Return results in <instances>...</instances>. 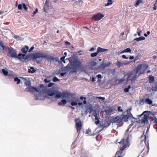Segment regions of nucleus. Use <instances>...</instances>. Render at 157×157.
<instances>
[{"label": "nucleus", "instance_id": "45", "mask_svg": "<svg viewBox=\"0 0 157 157\" xmlns=\"http://www.w3.org/2000/svg\"><path fill=\"white\" fill-rule=\"evenodd\" d=\"M15 38L17 39V40H20L21 39V38L18 35H15L14 36Z\"/></svg>", "mask_w": 157, "mask_h": 157}, {"label": "nucleus", "instance_id": "5", "mask_svg": "<svg viewBox=\"0 0 157 157\" xmlns=\"http://www.w3.org/2000/svg\"><path fill=\"white\" fill-rule=\"evenodd\" d=\"M70 96V94L68 93L64 92H61L58 90H55L54 97L56 98H68Z\"/></svg>", "mask_w": 157, "mask_h": 157}, {"label": "nucleus", "instance_id": "49", "mask_svg": "<svg viewBox=\"0 0 157 157\" xmlns=\"http://www.w3.org/2000/svg\"><path fill=\"white\" fill-rule=\"evenodd\" d=\"M118 110L119 111L122 112L123 111L121 106H119L117 108Z\"/></svg>", "mask_w": 157, "mask_h": 157}, {"label": "nucleus", "instance_id": "34", "mask_svg": "<svg viewBox=\"0 0 157 157\" xmlns=\"http://www.w3.org/2000/svg\"><path fill=\"white\" fill-rule=\"evenodd\" d=\"M98 52L97 51V52L93 53H92L91 54V57H95V56H97V55H98Z\"/></svg>", "mask_w": 157, "mask_h": 157}, {"label": "nucleus", "instance_id": "63", "mask_svg": "<svg viewBox=\"0 0 157 157\" xmlns=\"http://www.w3.org/2000/svg\"><path fill=\"white\" fill-rule=\"evenodd\" d=\"M65 74V73H60V75L61 76H63Z\"/></svg>", "mask_w": 157, "mask_h": 157}, {"label": "nucleus", "instance_id": "22", "mask_svg": "<svg viewBox=\"0 0 157 157\" xmlns=\"http://www.w3.org/2000/svg\"><path fill=\"white\" fill-rule=\"evenodd\" d=\"M94 116L95 118V124H99V120L98 119V117H99V115H94Z\"/></svg>", "mask_w": 157, "mask_h": 157}, {"label": "nucleus", "instance_id": "21", "mask_svg": "<svg viewBox=\"0 0 157 157\" xmlns=\"http://www.w3.org/2000/svg\"><path fill=\"white\" fill-rule=\"evenodd\" d=\"M97 50L98 52L99 53V52H105L107 51H108V49L103 48L100 47H99L98 48Z\"/></svg>", "mask_w": 157, "mask_h": 157}, {"label": "nucleus", "instance_id": "43", "mask_svg": "<svg viewBox=\"0 0 157 157\" xmlns=\"http://www.w3.org/2000/svg\"><path fill=\"white\" fill-rule=\"evenodd\" d=\"M65 56H63L62 57L60 58V60L63 62L64 63H65V61L64 60V59L65 58Z\"/></svg>", "mask_w": 157, "mask_h": 157}, {"label": "nucleus", "instance_id": "52", "mask_svg": "<svg viewBox=\"0 0 157 157\" xmlns=\"http://www.w3.org/2000/svg\"><path fill=\"white\" fill-rule=\"evenodd\" d=\"M34 49V47L33 46L31 47L30 48L29 50V52H31Z\"/></svg>", "mask_w": 157, "mask_h": 157}, {"label": "nucleus", "instance_id": "17", "mask_svg": "<svg viewBox=\"0 0 157 157\" xmlns=\"http://www.w3.org/2000/svg\"><path fill=\"white\" fill-rule=\"evenodd\" d=\"M25 59L27 60L34 59L33 53L32 54H30L26 56Z\"/></svg>", "mask_w": 157, "mask_h": 157}, {"label": "nucleus", "instance_id": "20", "mask_svg": "<svg viewBox=\"0 0 157 157\" xmlns=\"http://www.w3.org/2000/svg\"><path fill=\"white\" fill-rule=\"evenodd\" d=\"M67 101L65 99H63L61 101L58 102V105L59 106H64L67 103Z\"/></svg>", "mask_w": 157, "mask_h": 157}, {"label": "nucleus", "instance_id": "27", "mask_svg": "<svg viewBox=\"0 0 157 157\" xmlns=\"http://www.w3.org/2000/svg\"><path fill=\"white\" fill-rule=\"evenodd\" d=\"M146 136L145 135H143L141 137V142L143 143L144 142V143L146 144Z\"/></svg>", "mask_w": 157, "mask_h": 157}, {"label": "nucleus", "instance_id": "31", "mask_svg": "<svg viewBox=\"0 0 157 157\" xmlns=\"http://www.w3.org/2000/svg\"><path fill=\"white\" fill-rule=\"evenodd\" d=\"M112 1L113 0H108V2L105 4V6H108L112 4L113 3Z\"/></svg>", "mask_w": 157, "mask_h": 157}, {"label": "nucleus", "instance_id": "64", "mask_svg": "<svg viewBox=\"0 0 157 157\" xmlns=\"http://www.w3.org/2000/svg\"><path fill=\"white\" fill-rule=\"evenodd\" d=\"M49 81H48L47 79H44V82H49Z\"/></svg>", "mask_w": 157, "mask_h": 157}, {"label": "nucleus", "instance_id": "56", "mask_svg": "<svg viewBox=\"0 0 157 157\" xmlns=\"http://www.w3.org/2000/svg\"><path fill=\"white\" fill-rule=\"evenodd\" d=\"M80 99L81 100H83V99H84L85 100H86V98H85V97H83L81 96V97H80Z\"/></svg>", "mask_w": 157, "mask_h": 157}, {"label": "nucleus", "instance_id": "58", "mask_svg": "<svg viewBox=\"0 0 157 157\" xmlns=\"http://www.w3.org/2000/svg\"><path fill=\"white\" fill-rule=\"evenodd\" d=\"M65 44L66 45H67V44H68V45H70V43L69 42H68V41H66L65 42Z\"/></svg>", "mask_w": 157, "mask_h": 157}, {"label": "nucleus", "instance_id": "23", "mask_svg": "<svg viewBox=\"0 0 157 157\" xmlns=\"http://www.w3.org/2000/svg\"><path fill=\"white\" fill-rule=\"evenodd\" d=\"M145 38L142 36H141L139 38H136L134 39V40L138 42L140 41L144 40L145 39Z\"/></svg>", "mask_w": 157, "mask_h": 157}, {"label": "nucleus", "instance_id": "32", "mask_svg": "<svg viewBox=\"0 0 157 157\" xmlns=\"http://www.w3.org/2000/svg\"><path fill=\"white\" fill-rule=\"evenodd\" d=\"M5 47L2 42L0 41V48L2 50H4Z\"/></svg>", "mask_w": 157, "mask_h": 157}, {"label": "nucleus", "instance_id": "48", "mask_svg": "<svg viewBox=\"0 0 157 157\" xmlns=\"http://www.w3.org/2000/svg\"><path fill=\"white\" fill-rule=\"evenodd\" d=\"M38 12V9L37 8L35 10V11L33 12V15L32 16H34V15L36 14V13L37 12Z\"/></svg>", "mask_w": 157, "mask_h": 157}, {"label": "nucleus", "instance_id": "37", "mask_svg": "<svg viewBox=\"0 0 157 157\" xmlns=\"http://www.w3.org/2000/svg\"><path fill=\"white\" fill-rule=\"evenodd\" d=\"M157 8V0H156V1L154 5V7L153 8V9L154 10H156Z\"/></svg>", "mask_w": 157, "mask_h": 157}, {"label": "nucleus", "instance_id": "44", "mask_svg": "<svg viewBox=\"0 0 157 157\" xmlns=\"http://www.w3.org/2000/svg\"><path fill=\"white\" fill-rule=\"evenodd\" d=\"M23 8H24V9H25L26 11V10H27V9H28V7H27V6H26V5H25V4L24 3V4H23Z\"/></svg>", "mask_w": 157, "mask_h": 157}, {"label": "nucleus", "instance_id": "46", "mask_svg": "<svg viewBox=\"0 0 157 157\" xmlns=\"http://www.w3.org/2000/svg\"><path fill=\"white\" fill-rule=\"evenodd\" d=\"M18 9L19 10H21L22 9V6L21 4H19L18 6Z\"/></svg>", "mask_w": 157, "mask_h": 157}, {"label": "nucleus", "instance_id": "18", "mask_svg": "<svg viewBox=\"0 0 157 157\" xmlns=\"http://www.w3.org/2000/svg\"><path fill=\"white\" fill-rule=\"evenodd\" d=\"M2 72L5 76L8 75L10 76H12V75L10 74L8 75V69L7 68H5L3 69L2 70Z\"/></svg>", "mask_w": 157, "mask_h": 157}, {"label": "nucleus", "instance_id": "12", "mask_svg": "<svg viewBox=\"0 0 157 157\" xmlns=\"http://www.w3.org/2000/svg\"><path fill=\"white\" fill-rule=\"evenodd\" d=\"M122 121V117L121 116H116L114 118H113L111 120V122L113 123H119L121 122Z\"/></svg>", "mask_w": 157, "mask_h": 157}, {"label": "nucleus", "instance_id": "35", "mask_svg": "<svg viewBox=\"0 0 157 157\" xmlns=\"http://www.w3.org/2000/svg\"><path fill=\"white\" fill-rule=\"evenodd\" d=\"M131 49L129 48H127L124 50V52H131Z\"/></svg>", "mask_w": 157, "mask_h": 157}, {"label": "nucleus", "instance_id": "38", "mask_svg": "<svg viewBox=\"0 0 157 157\" xmlns=\"http://www.w3.org/2000/svg\"><path fill=\"white\" fill-rule=\"evenodd\" d=\"M144 103H146V101H145V99H143L140 100V104L141 105H143Z\"/></svg>", "mask_w": 157, "mask_h": 157}, {"label": "nucleus", "instance_id": "24", "mask_svg": "<svg viewBox=\"0 0 157 157\" xmlns=\"http://www.w3.org/2000/svg\"><path fill=\"white\" fill-rule=\"evenodd\" d=\"M150 83H152L154 81V77L152 75H149L148 77Z\"/></svg>", "mask_w": 157, "mask_h": 157}, {"label": "nucleus", "instance_id": "11", "mask_svg": "<svg viewBox=\"0 0 157 157\" xmlns=\"http://www.w3.org/2000/svg\"><path fill=\"white\" fill-rule=\"evenodd\" d=\"M115 109L113 107H108L105 109L104 111L105 112L107 115H110L113 114L114 112Z\"/></svg>", "mask_w": 157, "mask_h": 157}, {"label": "nucleus", "instance_id": "54", "mask_svg": "<svg viewBox=\"0 0 157 157\" xmlns=\"http://www.w3.org/2000/svg\"><path fill=\"white\" fill-rule=\"evenodd\" d=\"M122 57L124 58V59H128V57H126V56L125 55H123L122 56Z\"/></svg>", "mask_w": 157, "mask_h": 157}, {"label": "nucleus", "instance_id": "9", "mask_svg": "<svg viewBox=\"0 0 157 157\" xmlns=\"http://www.w3.org/2000/svg\"><path fill=\"white\" fill-rule=\"evenodd\" d=\"M76 128L77 132H80L82 128V124L81 120L79 119H75Z\"/></svg>", "mask_w": 157, "mask_h": 157}, {"label": "nucleus", "instance_id": "62", "mask_svg": "<svg viewBox=\"0 0 157 157\" xmlns=\"http://www.w3.org/2000/svg\"><path fill=\"white\" fill-rule=\"evenodd\" d=\"M129 58L130 59H134V57L133 56H130Z\"/></svg>", "mask_w": 157, "mask_h": 157}, {"label": "nucleus", "instance_id": "6", "mask_svg": "<svg viewBox=\"0 0 157 157\" xmlns=\"http://www.w3.org/2000/svg\"><path fill=\"white\" fill-rule=\"evenodd\" d=\"M21 78H24L25 80V85L26 86H27L29 88V90L30 92H33V90L38 92L40 91V88H36L34 87H32L31 86V83L30 81L26 80L25 78L21 77Z\"/></svg>", "mask_w": 157, "mask_h": 157}, {"label": "nucleus", "instance_id": "51", "mask_svg": "<svg viewBox=\"0 0 157 157\" xmlns=\"http://www.w3.org/2000/svg\"><path fill=\"white\" fill-rule=\"evenodd\" d=\"M97 77L98 79H101L102 78V76L101 75H97Z\"/></svg>", "mask_w": 157, "mask_h": 157}, {"label": "nucleus", "instance_id": "16", "mask_svg": "<svg viewBox=\"0 0 157 157\" xmlns=\"http://www.w3.org/2000/svg\"><path fill=\"white\" fill-rule=\"evenodd\" d=\"M129 63V62H128L127 63H124L123 62H121L119 61V60H117L116 64V65L119 68L120 67L126 65V64H128Z\"/></svg>", "mask_w": 157, "mask_h": 157}, {"label": "nucleus", "instance_id": "28", "mask_svg": "<svg viewBox=\"0 0 157 157\" xmlns=\"http://www.w3.org/2000/svg\"><path fill=\"white\" fill-rule=\"evenodd\" d=\"M36 70L34 69V68L32 67L30 69H29L28 72L29 73H33L35 72Z\"/></svg>", "mask_w": 157, "mask_h": 157}, {"label": "nucleus", "instance_id": "14", "mask_svg": "<svg viewBox=\"0 0 157 157\" xmlns=\"http://www.w3.org/2000/svg\"><path fill=\"white\" fill-rule=\"evenodd\" d=\"M9 54L12 57L18 59V56H17L16 51L13 49H10Z\"/></svg>", "mask_w": 157, "mask_h": 157}, {"label": "nucleus", "instance_id": "7", "mask_svg": "<svg viewBox=\"0 0 157 157\" xmlns=\"http://www.w3.org/2000/svg\"><path fill=\"white\" fill-rule=\"evenodd\" d=\"M146 113V111H144L141 115L139 116L140 120V123L146 124L147 122V119L149 117V115L145 114Z\"/></svg>", "mask_w": 157, "mask_h": 157}, {"label": "nucleus", "instance_id": "8", "mask_svg": "<svg viewBox=\"0 0 157 157\" xmlns=\"http://www.w3.org/2000/svg\"><path fill=\"white\" fill-rule=\"evenodd\" d=\"M29 49V47L27 45H26L25 47L22 48L21 49V51L23 54L19 53L18 55V59L21 60L24 59V57L25 56Z\"/></svg>", "mask_w": 157, "mask_h": 157}, {"label": "nucleus", "instance_id": "13", "mask_svg": "<svg viewBox=\"0 0 157 157\" xmlns=\"http://www.w3.org/2000/svg\"><path fill=\"white\" fill-rule=\"evenodd\" d=\"M104 17V15L103 14L98 13L93 17L92 18L94 19L95 21H97L100 20Z\"/></svg>", "mask_w": 157, "mask_h": 157}, {"label": "nucleus", "instance_id": "36", "mask_svg": "<svg viewBox=\"0 0 157 157\" xmlns=\"http://www.w3.org/2000/svg\"><path fill=\"white\" fill-rule=\"evenodd\" d=\"M151 90L153 91H156L157 90V85L152 87Z\"/></svg>", "mask_w": 157, "mask_h": 157}, {"label": "nucleus", "instance_id": "30", "mask_svg": "<svg viewBox=\"0 0 157 157\" xmlns=\"http://www.w3.org/2000/svg\"><path fill=\"white\" fill-rule=\"evenodd\" d=\"M14 81L15 82H17V83L18 84L20 83L21 80L17 77H15L14 78Z\"/></svg>", "mask_w": 157, "mask_h": 157}, {"label": "nucleus", "instance_id": "25", "mask_svg": "<svg viewBox=\"0 0 157 157\" xmlns=\"http://www.w3.org/2000/svg\"><path fill=\"white\" fill-rule=\"evenodd\" d=\"M145 101H146V103L149 104H151L152 106H154V105L152 104V101L148 98H147L145 99Z\"/></svg>", "mask_w": 157, "mask_h": 157}, {"label": "nucleus", "instance_id": "10", "mask_svg": "<svg viewBox=\"0 0 157 157\" xmlns=\"http://www.w3.org/2000/svg\"><path fill=\"white\" fill-rule=\"evenodd\" d=\"M55 90L53 88H50L46 90L45 93L48 96L52 97V98H54V95L55 94Z\"/></svg>", "mask_w": 157, "mask_h": 157}, {"label": "nucleus", "instance_id": "59", "mask_svg": "<svg viewBox=\"0 0 157 157\" xmlns=\"http://www.w3.org/2000/svg\"><path fill=\"white\" fill-rule=\"evenodd\" d=\"M95 50V49L94 48H91V49H90L89 50V51H94Z\"/></svg>", "mask_w": 157, "mask_h": 157}, {"label": "nucleus", "instance_id": "53", "mask_svg": "<svg viewBox=\"0 0 157 157\" xmlns=\"http://www.w3.org/2000/svg\"><path fill=\"white\" fill-rule=\"evenodd\" d=\"M53 84H54V83H49L48 84V86L49 87H50L52 86Z\"/></svg>", "mask_w": 157, "mask_h": 157}, {"label": "nucleus", "instance_id": "39", "mask_svg": "<svg viewBox=\"0 0 157 157\" xmlns=\"http://www.w3.org/2000/svg\"><path fill=\"white\" fill-rule=\"evenodd\" d=\"M77 103L76 101H72L71 103V105L72 106H75L77 105Z\"/></svg>", "mask_w": 157, "mask_h": 157}, {"label": "nucleus", "instance_id": "19", "mask_svg": "<svg viewBox=\"0 0 157 157\" xmlns=\"http://www.w3.org/2000/svg\"><path fill=\"white\" fill-rule=\"evenodd\" d=\"M122 117V120H123L124 121L126 122L128 120H132V119L130 118H128V116L126 115H122L121 116Z\"/></svg>", "mask_w": 157, "mask_h": 157}, {"label": "nucleus", "instance_id": "2", "mask_svg": "<svg viewBox=\"0 0 157 157\" xmlns=\"http://www.w3.org/2000/svg\"><path fill=\"white\" fill-rule=\"evenodd\" d=\"M129 129L125 134V137L126 140H122L120 142H118L120 144H122L123 147L119 151H118L116 154L115 157H122L125 155V151L124 149L128 147L129 145V140L131 138V132H128Z\"/></svg>", "mask_w": 157, "mask_h": 157}, {"label": "nucleus", "instance_id": "1", "mask_svg": "<svg viewBox=\"0 0 157 157\" xmlns=\"http://www.w3.org/2000/svg\"><path fill=\"white\" fill-rule=\"evenodd\" d=\"M148 65L145 63L140 64L136 67V69L129 73L126 78L127 81L131 80L134 82L137 77L140 74H144L146 70L148 68Z\"/></svg>", "mask_w": 157, "mask_h": 157}, {"label": "nucleus", "instance_id": "15", "mask_svg": "<svg viewBox=\"0 0 157 157\" xmlns=\"http://www.w3.org/2000/svg\"><path fill=\"white\" fill-rule=\"evenodd\" d=\"M132 110V108L131 107L128 108V109L127 110V116H128V118H130L131 119H134V120L136 119V120H137L136 118L133 117L132 116V114L131 113L130 111Z\"/></svg>", "mask_w": 157, "mask_h": 157}, {"label": "nucleus", "instance_id": "47", "mask_svg": "<svg viewBox=\"0 0 157 157\" xmlns=\"http://www.w3.org/2000/svg\"><path fill=\"white\" fill-rule=\"evenodd\" d=\"M95 98H98L99 99H101L102 100H104L105 99V98L104 97H96Z\"/></svg>", "mask_w": 157, "mask_h": 157}, {"label": "nucleus", "instance_id": "60", "mask_svg": "<svg viewBox=\"0 0 157 157\" xmlns=\"http://www.w3.org/2000/svg\"><path fill=\"white\" fill-rule=\"evenodd\" d=\"M133 124H134V123L131 124L129 126V128H130V127H131L133 125Z\"/></svg>", "mask_w": 157, "mask_h": 157}, {"label": "nucleus", "instance_id": "26", "mask_svg": "<svg viewBox=\"0 0 157 157\" xmlns=\"http://www.w3.org/2000/svg\"><path fill=\"white\" fill-rule=\"evenodd\" d=\"M111 122H107L103 124L102 125L103 128H105L108 127L110 125Z\"/></svg>", "mask_w": 157, "mask_h": 157}, {"label": "nucleus", "instance_id": "61", "mask_svg": "<svg viewBox=\"0 0 157 157\" xmlns=\"http://www.w3.org/2000/svg\"><path fill=\"white\" fill-rule=\"evenodd\" d=\"M95 80V78L94 77H92L91 79V81L92 82H94Z\"/></svg>", "mask_w": 157, "mask_h": 157}, {"label": "nucleus", "instance_id": "42", "mask_svg": "<svg viewBox=\"0 0 157 157\" xmlns=\"http://www.w3.org/2000/svg\"><path fill=\"white\" fill-rule=\"evenodd\" d=\"M153 122L155 123L156 126H157V118H156L155 117V119L153 121Z\"/></svg>", "mask_w": 157, "mask_h": 157}, {"label": "nucleus", "instance_id": "57", "mask_svg": "<svg viewBox=\"0 0 157 157\" xmlns=\"http://www.w3.org/2000/svg\"><path fill=\"white\" fill-rule=\"evenodd\" d=\"M90 132V130H88L86 131V134H89Z\"/></svg>", "mask_w": 157, "mask_h": 157}, {"label": "nucleus", "instance_id": "40", "mask_svg": "<svg viewBox=\"0 0 157 157\" xmlns=\"http://www.w3.org/2000/svg\"><path fill=\"white\" fill-rule=\"evenodd\" d=\"M52 81L54 82H56L59 81V79L56 77H55L53 78Z\"/></svg>", "mask_w": 157, "mask_h": 157}, {"label": "nucleus", "instance_id": "3", "mask_svg": "<svg viewBox=\"0 0 157 157\" xmlns=\"http://www.w3.org/2000/svg\"><path fill=\"white\" fill-rule=\"evenodd\" d=\"M71 66V69L73 70L72 72H76L77 70L81 69L83 70L84 68V66L82 64V62L78 59H68Z\"/></svg>", "mask_w": 157, "mask_h": 157}, {"label": "nucleus", "instance_id": "29", "mask_svg": "<svg viewBox=\"0 0 157 157\" xmlns=\"http://www.w3.org/2000/svg\"><path fill=\"white\" fill-rule=\"evenodd\" d=\"M143 2V0H137L136 2L135 5L136 7H137L139 4Z\"/></svg>", "mask_w": 157, "mask_h": 157}, {"label": "nucleus", "instance_id": "55", "mask_svg": "<svg viewBox=\"0 0 157 157\" xmlns=\"http://www.w3.org/2000/svg\"><path fill=\"white\" fill-rule=\"evenodd\" d=\"M141 33H142V31L141 30L137 32V34L138 36H140L141 35Z\"/></svg>", "mask_w": 157, "mask_h": 157}, {"label": "nucleus", "instance_id": "4", "mask_svg": "<svg viewBox=\"0 0 157 157\" xmlns=\"http://www.w3.org/2000/svg\"><path fill=\"white\" fill-rule=\"evenodd\" d=\"M34 59H37L45 58L48 60H53V58L50 56L44 54L43 52H37L33 53Z\"/></svg>", "mask_w": 157, "mask_h": 157}, {"label": "nucleus", "instance_id": "41", "mask_svg": "<svg viewBox=\"0 0 157 157\" xmlns=\"http://www.w3.org/2000/svg\"><path fill=\"white\" fill-rule=\"evenodd\" d=\"M130 86H128V88H125L124 89V91L125 92H128L129 91V89L130 88Z\"/></svg>", "mask_w": 157, "mask_h": 157}, {"label": "nucleus", "instance_id": "50", "mask_svg": "<svg viewBox=\"0 0 157 157\" xmlns=\"http://www.w3.org/2000/svg\"><path fill=\"white\" fill-rule=\"evenodd\" d=\"M150 33V32L149 31H147V33H145L144 34V36L146 37L147 36V35H149Z\"/></svg>", "mask_w": 157, "mask_h": 157}, {"label": "nucleus", "instance_id": "33", "mask_svg": "<svg viewBox=\"0 0 157 157\" xmlns=\"http://www.w3.org/2000/svg\"><path fill=\"white\" fill-rule=\"evenodd\" d=\"M112 65V62H111L109 61V62H108L107 63H106L105 64V67H107L109 66H110V65Z\"/></svg>", "mask_w": 157, "mask_h": 157}]
</instances>
